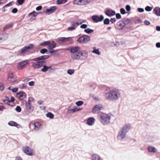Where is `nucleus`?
Returning <instances> with one entry per match:
<instances>
[{
    "mask_svg": "<svg viewBox=\"0 0 160 160\" xmlns=\"http://www.w3.org/2000/svg\"><path fill=\"white\" fill-rule=\"evenodd\" d=\"M121 96L120 91L118 89H114L106 92L105 97L107 100L115 101L119 100L121 98Z\"/></svg>",
    "mask_w": 160,
    "mask_h": 160,
    "instance_id": "1",
    "label": "nucleus"
},
{
    "mask_svg": "<svg viewBox=\"0 0 160 160\" xmlns=\"http://www.w3.org/2000/svg\"><path fill=\"white\" fill-rule=\"evenodd\" d=\"M49 57L48 55H44L32 59V60L36 62L32 63V67L35 69H38L42 67L43 64L46 63V62L44 60L48 58Z\"/></svg>",
    "mask_w": 160,
    "mask_h": 160,
    "instance_id": "2",
    "label": "nucleus"
},
{
    "mask_svg": "<svg viewBox=\"0 0 160 160\" xmlns=\"http://www.w3.org/2000/svg\"><path fill=\"white\" fill-rule=\"evenodd\" d=\"M131 125L130 124H127L123 126L118 131L117 139L118 140L121 141L126 137V134L131 129Z\"/></svg>",
    "mask_w": 160,
    "mask_h": 160,
    "instance_id": "3",
    "label": "nucleus"
},
{
    "mask_svg": "<svg viewBox=\"0 0 160 160\" xmlns=\"http://www.w3.org/2000/svg\"><path fill=\"white\" fill-rule=\"evenodd\" d=\"M99 121L103 125H107L110 122L111 115L104 113H101L99 115Z\"/></svg>",
    "mask_w": 160,
    "mask_h": 160,
    "instance_id": "4",
    "label": "nucleus"
},
{
    "mask_svg": "<svg viewBox=\"0 0 160 160\" xmlns=\"http://www.w3.org/2000/svg\"><path fill=\"white\" fill-rule=\"evenodd\" d=\"M80 48L78 46L72 47L70 49V52L72 53L71 58L73 60H80Z\"/></svg>",
    "mask_w": 160,
    "mask_h": 160,
    "instance_id": "5",
    "label": "nucleus"
},
{
    "mask_svg": "<svg viewBox=\"0 0 160 160\" xmlns=\"http://www.w3.org/2000/svg\"><path fill=\"white\" fill-rule=\"evenodd\" d=\"M33 47V44H30L28 46H24L18 51L19 54L23 55L27 52H29L32 49Z\"/></svg>",
    "mask_w": 160,
    "mask_h": 160,
    "instance_id": "6",
    "label": "nucleus"
},
{
    "mask_svg": "<svg viewBox=\"0 0 160 160\" xmlns=\"http://www.w3.org/2000/svg\"><path fill=\"white\" fill-rule=\"evenodd\" d=\"M90 40V37L87 35H83L82 36L79 37L77 40V42L79 43H85L89 42Z\"/></svg>",
    "mask_w": 160,
    "mask_h": 160,
    "instance_id": "7",
    "label": "nucleus"
},
{
    "mask_svg": "<svg viewBox=\"0 0 160 160\" xmlns=\"http://www.w3.org/2000/svg\"><path fill=\"white\" fill-rule=\"evenodd\" d=\"M29 64V62L27 60L21 61L18 63L17 68L18 70H22L25 68L27 65Z\"/></svg>",
    "mask_w": 160,
    "mask_h": 160,
    "instance_id": "8",
    "label": "nucleus"
},
{
    "mask_svg": "<svg viewBox=\"0 0 160 160\" xmlns=\"http://www.w3.org/2000/svg\"><path fill=\"white\" fill-rule=\"evenodd\" d=\"M26 108L25 112L26 114L28 115L32 112L34 110V107L32 106L31 103H25Z\"/></svg>",
    "mask_w": 160,
    "mask_h": 160,
    "instance_id": "9",
    "label": "nucleus"
},
{
    "mask_svg": "<svg viewBox=\"0 0 160 160\" xmlns=\"http://www.w3.org/2000/svg\"><path fill=\"white\" fill-rule=\"evenodd\" d=\"M8 80L11 83H17L16 80V77L14 73L9 72L8 75Z\"/></svg>",
    "mask_w": 160,
    "mask_h": 160,
    "instance_id": "10",
    "label": "nucleus"
},
{
    "mask_svg": "<svg viewBox=\"0 0 160 160\" xmlns=\"http://www.w3.org/2000/svg\"><path fill=\"white\" fill-rule=\"evenodd\" d=\"M79 55L80 58V60H85L87 58L88 53L87 52L85 51H79Z\"/></svg>",
    "mask_w": 160,
    "mask_h": 160,
    "instance_id": "11",
    "label": "nucleus"
},
{
    "mask_svg": "<svg viewBox=\"0 0 160 160\" xmlns=\"http://www.w3.org/2000/svg\"><path fill=\"white\" fill-rule=\"evenodd\" d=\"M103 16L101 15L99 18L97 15H93L92 16V19L95 22H98L102 21L104 19Z\"/></svg>",
    "mask_w": 160,
    "mask_h": 160,
    "instance_id": "12",
    "label": "nucleus"
},
{
    "mask_svg": "<svg viewBox=\"0 0 160 160\" xmlns=\"http://www.w3.org/2000/svg\"><path fill=\"white\" fill-rule=\"evenodd\" d=\"M23 150L25 153L28 155L31 156L33 155L32 149L28 147L23 148Z\"/></svg>",
    "mask_w": 160,
    "mask_h": 160,
    "instance_id": "13",
    "label": "nucleus"
},
{
    "mask_svg": "<svg viewBox=\"0 0 160 160\" xmlns=\"http://www.w3.org/2000/svg\"><path fill=\"white\" fill-rule=\"evenodd\" d=\"M102 106L100 105H95L92 110V112L94 113H98L100 112Z\"/></svg>",
    "mask_w": 160,
    "mask_h": 160,
    "instance_id": "14",
    "label": "nucleus"
},
{
    "mask_svg": "<svg viewBox=\"0 0 160 160\" xmlns=\"http://www.w3.org/2000/svg\"><path fill=\"white\" fill-rule=\"evenodd\" d=\"M57 8L56 6H52L51 7L49 8L46 9V10L44 11V12L48 14H51L54 12L55 10Z\"/></svg>",
    "mask_w": 160,
    "mask_h": 160,
    "instance_id": "15",
    "label": "nucleus"
},
{
    "mask_svg": "<svg viewBox=\"0 0 160 160\" xmlns=\"http://www.w3.org/2000/svg\"><path fill=\"white\" fill-rule=\"evenodd\" d=\"M105 14L109 17H111L115 15V12L111 9H108L105 12Z\"/></svg>",
    "mask_w": 160,
    "mask_h": 160,
    "instance_id": "16",
    "label": "nucleus"
},
{
    "mask_svg": "<svg viewBox=\"0 0 160 160\" xmlns=\"http://www.w3.org/2000/svg\"><path fill=\"white\" fill-rule=\"evenodd\" d=\"M117 27L115 26V28L116 30H119L122 29L125 26L122 21H119L117 23Z\"/></svg>",
    "mask_w": 160,
    "mask_h": 160,
    "instance_id": "17",
    "label": "nucleus"
},
{
    "mask_svg": "<svg viewBox=\"0 0 160 160\" xmlns=\"http://www.w3.org/2000/svg\"><path fill=\"white\" fill-rule=\"evenodd\" d=\"M95 121V119L92 117H90L87 119V123L89 126H92L94 123Z\"/></svg>",
    "mask_w": 160,
    "mask_h": 160,
    "instance_id": "18",
    "label": "nucleus"
},
{
    "mask_svg": "<svg viewBox=\"0 0 160 160\" xmlns=\"http://www.w3.org/2000/svg\"><path fill=\"white\" fill-rule=\"evenodd\" d=\"M71 38L70 37L65 38V37H61L57 38V41L60 42H65L67 41H69L70 40Z\"/></svg>",
    "mask_w": 160,
    "mask_h": 160,
    "instance_id": "19",
    "label": "nucleus"
},
{
    "mask_svg": "<svg viewBox=\"0 0 160 160\" xmlns=\"http://www.w3.org/2000/svg\"><path fill=\"white\" fill-rule=\"evenodd\" d=\"M33 126H34V129L35 130L37 131L40 129L42 127V124L38 122H36L32 124Z\"/></svg>",
    "mask_w": 160,
    "mask_h": 160,
    "instance_id": "20",
    "label": "nucleus"
},
{
    "mask_svg": "<svg viewBox=\"0 0 160 160\" xmlns=\"http://www.w3.org/2000/svg\"><path fill=\"white\" fill-rule=\"evenodd\" d=\"M18 97L20 99L22 100L26 98V95L25 92H19L17 93Z\"/></svg>",
    "mask_w": 160,
    "mask_h": 160,
    "instance_id": "21",
    "label": "nucleus"
},
{
    "mask_svg": "<svg viewBox=\"0 0 160 160\" xmlns=\"http://www.w3.org/2000/svg\"><path fill=\"white\" fill-rule=\"evenodd\" d=\"M88 0H79L77 2V4L81 5H86L89 3Z\"/></svg>",
    "mask_w": 160,
    "mask_h": 160,
    "instance_id": "22",
    "label": "nucleus"
},
{
    "mask_svg": "<svg viewBox=\"0 0 160 160\" xmlns=\"http://www.w3.org/2000/svg\"><path fill=\"white\" fill-rule=\"evenodd\" d=\"M8 124L11 126H15L19 128L21 127L19 124H18L16 122L13 121H10L8 123Z\"/></svg>",
    "mask_w": 160,
    "mask_h": 160,
    "instance_id": "23",
    "label": "nucleus"
},
{
    "mask_svg": "<svg viewBox=\"0 0 160 160\" xmlns=\"http://www.w3.org/2000/svg\"><path fill=\"white\" fill-rule=\"evenodd\" d=\"M81 110V109H78L76 107L74 108L73 109H70V107H69L68 109V112L69 113H73L77 111H78Z\"/></svg>",
    "mask_w": 160,
    "mask_h": 160,
    "instance_id": "24",
    "label": "nucleus"
},
{
    "mask_svg": "<svg viewBox=\"0 0 160 160\" xmlns=\"http://www.w3.org/2000/svg\"><path fill=\"white\" fill-rule=\"evenodd\" d=\"M153 13L158 16H160V8L155 7L153 10Z\"/></svg>",
    "mask_w": 160,
    "mask_h": 160,
    "instance_id": "25",
    "label": "nucleus"
},
{
    "mask_svg": "<svg viewBox=\"0 0 160 160\" xmlns=\"http://www.w3.org/2000/svg\"><path fill=\"white\" fill-rule=\"evenodd\" d=\"M15 100L14 98L13 97H11L10 99H5L3 100V102L5 103L9 104L10 102H13Z\"/></svg>",
    "mask_w": 160,
    "mask_h": 160,
    "instance_id": "26",
    "label": "nucleus"
},
{
    "mask_svg": "<svg viewBox=\"0 0 160 160\" xmlns=\"http://www.w3.org/2000/svg\"><path fill=\"white\" fill-rule=\"evenodd\" d=\"M92 160H101L100 157L98 154H94L91 157Z\"/></svg>",
    "mask_w": 160,
    "mask_h": 160,
    "instance_id": "27",
    "label": "nucleus"
},
{
    "mask_svg": "<svg viewBox=\"0 0 160 160\" xmlns=\"http://www.w3.org/2000/svg\"><path fill=\"white\" fill-rule=\"evenodd\" d=\"M71 26L75 28V29L79 25V23L78 22H75L74 21H71Z\"/></svg>",
    "mask_w": 160,
    "mask_h": 160,
    "instance_id": "28",
    "label": "nucleus"
},
{
    "mask_svg": "<svg viewBox=\"0 0 160 160\" xmlns=\"http://www.w3.org/2000/svg\"><path fill=\"white\" fill-rule=\"evenodd\" d=\"M48 45V46L47 47L48 49L51 50L52 49L55 48L56 44L55 43L53 42L52 43H51V44H50Z\"/></svg>",
    "mask_w": 160,
    "mask_h": 160,
    "instance_id": "29",
    "label": "nucleus"
},
{
    "mask_svg": "<svg viewBox=\"0 0 160 160\" xmlns=\"http://www.w3.org/2000/svg\"><path fill=\"white\" fill-rule=\"evenodd\" d=\"M148 151L150 152H157V150L155 149V148L151 146L148 147Z\"/></svg>",
    "mask_w": 160,
    "mask_h": 160,
    "instance_id": "30",
    "label": "nucleus"
},
{
    "mask_svg": "<svg viewBox=\"0 0 160 160\" xmlns=\"http://www.w3.org/2000/svg\"><path fill=\"white\" fill-rule=\"evenodd\" d=\"M122 21L123 22L124 26H125L126 25H127L130 23L131 20L130 19L127 18L123 19Z\"/></svg>",
    "mask_w": 160,
    "mask_h": 160,
    "instance_id": "31",
    "label": "nucleus"
},
{
    "mask_svg": "<svg viewBox=\"0 0 160 160\" xmlns=\"http://www.w3.org/2000/svg\"><path fill=\"white\" fill-rule=\"evenodd\" d=\"M42 65V67H43V68L41 69V71L43 72H47L48 70V67L46 65V63L43 64Z\"/></svg>",
    "mask_w": 160,
    "mask_h": 160,
    "instance_id": "32",
    "label": "nucleus"
},
{
    "mask_svg": "<svg viewBox=\"0 0 160 160\" xmlns=\"http://www.w3.org/2000/svg\"><path fill=\"white\" fill-rule=\"evenodd\" d=\"M49 53L54 56L58 55V51L57 50L55 51L53 50H51L49 52Z\"/></svg>",
    "mask_w": 160,
    "mask_h": 160,
    "instance_id": "33",
    "label": "nucleus"
},
{
    "mask_svg": "<svg viewBox=\"0 0 160 160\" xmlns=\"http://www.w3.org/2000/svg\"><path fill=\"white\" fill-rule=\"evenodd\" d=\"M93 31L94 30L93 29H92L89 28H87L84 30V32L88 34L93 32Z\"/></svg>",
    "mask_w": 160,
    "mask_h": 160,
    "instance_id": "34",
    "label": "nucleus"
},
{
    "mask_svg": "<svg viewBox=\"0 0 160 160\" xmlns=\"http://www.w3.org/2000/svg\"><path fill=\"white\" fill-rule=\"evenodd\" d=\"M67 0H57V4H64L67 2Z\"/></svg>",
    "mask_w": 160,
    "mask_h": 160,
    "instance_id": "35",
    "label": "nucleus"
},
{
    "mask_svg": "<svg viewBox=\"0 0 160 160\" xmlns=\"http://www.w3.org/2000/svg\"><path fill=\"white\" fill-rule=\"evenodd\" d=\"M93 49H94V50L93 51H92V53H95L97 54L98 55H100L101 54V52L99 51V50L98 49H95V47H94L93 48Z\"/></svg>",
    "mask_w": 160,
    "mask_h": 160,
    "instance_id": "36",
    "label": "nucleus"
},
{
    "mask_svg": "<svg viewBox=\"0 0 160 160\" xmlns=\"http://www.w3.org/2000/svg\"><path fill=\"white\" fill-rule=\"evenodd\" d=\"M47 117L49 118L50 119H52L54 117L53 114L51 112H48L46 114Z\"/></svg>",
    "mask_w": 160,
    "mask_h": 160,
    "instance_id": "37",
    "label": "nucleus"
},
{
    "mask_svg": "<svg viewBox=\"0 0 160 160\" xmlns=\"http://www.w3.org/2000/svg\"><path fill=\"white\" fill-rule=\"evenodd\" d=\"M50 44H51V42L49 41H47L42 42L40 43V46H44L48 45Z\"/></svg>",
    "mask_w": 160,
    "mask_h": 160,
    "instance_id": "38",
    "label": "nucleus"
},
{
    "mask_svg": "<svg viewBox=\"0 0 160 160\" xmlns=\"http://www.w3.org/2000/svg\"><path fill=\"white\" fill-rule=\"evenodd\" d=\"M13 24H6L3 28L4 30H6L7 29L10 28L12 26Z\"/></svg>",
    "mask_w": 160,
    "mask_h": 160,
    "instance_id": "39",
    "label": "nucleus"
},
{
    "mask_svg": "<svg viewBox=\"0 0 160 160\" xmlns=\"http://www.w3.org/2000/svg\"><path fill=\"white\" fill-rule=\"evenodd\" d=\"M110 19L108 18H105L103 21L104 24L105 25H108L110 23Z\"/></svg>",
    "mask_w": 160,
    "mask_h": 160,
    "instance_id": "40",
    "label": "nucleus"
},
{
    "mask_svg": "<svg viewBox=\"0 0 160 160\" xmlns=\"http://www.w3.org/2000/svg\"><path fill=\"white\" fill-rule=\"evenodd\" d=\"M74 72V70L73 69H69L67 71V73L70 75L73 74Z\"/></svg>",
    "mask_w": 160,
    "mask_h": 160,
    "instance_id": "41",
    "label": "nucleus"
},
{
    "mask_svg": "<svg viewBox=\"0 0 160 160\" xmlns=\"http://www.w3.org/2000/svg\"><path fill=\"white\" fill-rule=\"evenodd\" d=\"M83 103V102L82 101H79L76 102L75 104L77 106H79L82 105Z\"/></svg>",
    "mask_w": 160,
    "mask_h": 160,
    "instance_id": "42",
    "label": "nucleus"
},
{
    "mask_svg": "<svg viewBox=\"0 0 160 160\" xmlns=\"http://www.w3.org/2000/svg\"><path fill=\"white\" fill-rule=\"evenodd\" d=\"M152 9V8L149 6H147L145 8V10L148 12L151 11Z\"/></svg>",
    "mask_w": 160,
    "mask_h": 160,
    "instance_id": "43",
    "label": "nucleus"
},
{
    "mask_svg": "<svg viewBox=\"0 0 160 160\" xmlns=\"http://www.w3.org/2000/svg\"><path fill=\"white\" fill-rule=\"evenodd\" d=\"M47 52L48 50L46 48L42 49L40 51V52L42 54H44Z\"/></svg>",
    "mask_w": 160,
    "mask_h": 160,
    "instance_id": "44",
    "label": "nucleus"
},
{
    "mask_svg": "<svg viewBox=\"0 0 160 160\" xmlns=\"http://www.w3.org/2000/svg\"><path fill=\"white\" fill-rule=\"evenodd\" d=\"M34 100L33 98L31 97H30L28 98V100L27 102H26V103H31V102Z\"/></svg>",
    "mask_w": 160,
    "mask_h": 160,
    "instance_id": "45",
    "label": "nucleus"
},
{
    "mask_svg": "<svg viewBox=\"0 0 160 160\" xmlns=\"http://www.w3.org/2000/svg\"><path fill=\"white\" fill-rule=\"evenodd\" d=\"M19 88L21 89H24L26 88V85L24 84H22L19 86Z\"/></svg>",
    "mask_w": 160,
    "mask_h": 160,
    "instance_id": "46",
    "label": "nucleus"
},
{
    "mask_svg": "<svg viewBox=\"0 0 160 160\" xmlns=\"http://www.w3.org/2000/svg\"><path fill=\"white\" fill-rule=\"evenodd\" d=\"M25 0H17V2L19 5H22L24 2Z\"/></svg>",
    "mask_w": 160,
    "mask_h": 160,
    "instance_id": "47",
    "label": "nucleus"
},
{
    "mask_svg": "<svg viewBox=\"0 0 160 160\" xmlns=\"http://www.w3.org/2000/svg\"><path fill=\"white\" fill-rule=\"evenodd\" d=\"M15 110L17 112H20L21 111V108L19 106H18L16 107Z\"/></svg>",
    "mask_w": 160,
    "mask_h": 160,
    "instance_id": "48",
    "label": "nucleus"
},
{
    "mask_svg": "<svg viewBox=\"0 0 160 160\" xmlns=\"http://www.w3.org/2000/svg\"><path fill=\"white\" fill-rule=\"evenodd\" d=\"M120 12L122 14H124L126 13V12L125 9L123 8H121L120 9Z\"/></svg>",
    "mask_w": 160,
    "mask_h": 160,
    "instance_id": "49",
    "label": "nucleus"
},
{
    "mask_svg": "<svg viewBox=\"0 0 160 160\" xmlns=\"http://www.w3.org/2000/svg\"><path fill=\"white\" fill-rule=\"evenodd\" d=\"M110 22L112 23H115L116 21V19L115 18H111L110 20Z\"/></svg>",
    "mask_w": 160,
    "mask_h": 160,
    "instance_id": "50",
    "label": "nucleus"
},
{
    "mask_svg": "<svg viewBox=\"0 0 160 160\" xmlns=\"http://www.w3.org/2000/svg\"><path fill=\"white\" fill-rule=\"evenodd\" d=\"M87 25L86 24H83L80 26V27L81 28L85 29L87 28Z\"/></svg>",
    "mask_w": 160,
    "mask_h": 160,
    "instance_id": "51",
    "label": "nucleus"
},
{
    "mask_svg": "<svg viewBox=\"0 0 160 160\" xmlns=\"http://www.w3.org/2000/svg\"><path fill=\"white\" fill-rule=\"evenodd\" d=\"M75 29V28L71 26L70 27H68L67 28V30L69 31L73 30Z\"/></svg>",
    "mask_w": 160,
    "mask_h": 160,
    "instance_id": "52",
    "label": "nucleus"
},
{
    "mask_svg": "<svg viewBox=\"0 0 160 160\" xmlns=\"http://www.w3.org/2000/svg\"><path fill=\"white\" fill-rule=\"evenodd\" d=\"M35 82L34 81H31L28 83V85L30 86H33L35 84Z\"/></svg>",
    "mask_w": 160,
    "mask_h": 160,
    "instance_id": "53",
    "label": "nucleus"
},
{
    "mask_svg": "<svg viewBox=\"0 0 160 160\" xmlns=\"http://www.w3.org/2000/svg\"><path fill=\"white\" fill-rule=\"evenodd\" d=\"M116 18L118 19H120L121 18V14L119 13H117L116 14Z\"/></svg>",
    "mask_w": 160,
    "mask_h": 160,
    "instance_id": "54",
    "label": "nucleus"
},
{
    "mask_svg": "<svg viewBox=\"0 0 160 160\" xmlns=\"http://www.w3.org/2000/svg\"><path fill=\"white\" fill-rule=\"evenodd\" d=\"M126 9L127 11H129L131 10V7L129 5H127L126 6Z\"/></svg>",
    "mask_w": 160,
    "mask_h": 160,
    "instance_id": "55",
    "label": "nucleus"
},
{
    "mask_svg": "<svg viewBox=\"0 0 160 160\" xmlns=\"http://www.w3.org/2000/svg\"><path fill=\"white\" fill-rule=\"evenodd\" d=\"M18 12V9L17 8H13L11 11V12L14 13H16Z\"/></svg>",
    "mask_w": 160,
    "mask_h": 160,
    "instance_id": "56",
    "label": "nucleus"
},
{
    "mask_svg": "<svg viewBox=\"0 0 160 160\" xmlns=\"http://www.w3.org/2000/svg\"><path fill=\"white\" fill-rule=\"evenodd\" d=\"M144 23H145V25H148L150 23V22L147 20H144Z\"/></svg>",
    "mask_w": 160,
    "mask_h": 160,
    "instance_id": "57",
    "label": "nucleus"
},
{
    "mask_svg": "<svg viewBox=\"0 0 160 160\" xmlns=\"http://www.w3.org/2000/svg\"><path fill=\"white\" fill-rule=\"evenodd\" d=\"M142 22V21L140 19H138L136 20L135 22V24L141 23Z\"/></svg>",
    "mask_w": 160,
    "mask_h": 160,
    "instance_id": "58",
    "label": "nucleus"
},
{
    "mask_svg": "<svg viewBox=\"0 0 160 160\" xmlns=\"http://www.w3.org/2000/svg\"><path fill=\"white\" fill-rule=\"evenodd\" d=\"M4 89L3 85L2 83H0V91L3 90Z\"/></svg>",
    "mask_w": 160,
    "mask_h": 160,
    "instance_id": "59",
    "label": "nucleus"
},
{
    "mask_svg": "<svg viewBox=\"0 0 160 160\" xmlns=\"http://www.w3.org/2000/svg\"><path fill=\"white\" fill-rule=\"evenodd\" d=\"M18 90V88H14L11 90V91L13 92H16Z\"/></svg>",
    "mask_w": 160,
    "mask_h": 160,
    "instance_id": "60",
    "label": "nucleus"
},
{
    "mask_svg": "<svg viewBox=\"0 0 160 160\" xmlns=\"http://www.w3.org/2000/svg\"><path fill=\"white\" fill-rule=\"evenodd\" d=\"M137 9L138 11L140 12H143L144 11V9L141 8H138Z\"/></svg>",
    "mask_w": 160,
    "mask_h": 160,
    "instance_id": "61",
    "label": "nucleus"
},
{
    "mask_svg": "<svg viewBox=\"0 0 160 160\" xmlns=\"http://www.w3.org/2000/svg\"><path fill=\"white\" fill-rule=\"evenodd\" d=\"M42 8V7L41 6H39L37 7L36 8V10L37 11H39L41 10Z\"/></svg>",
    "mask_w": 160,
    "mask_h": 160,
    "instance_id": "62",
    "label": "nucleus"
},
{
    "mask_svg": "<svg viewBox=\"0 0 160 160\" xmlns=\"http://www.w3.org/2000/svg\"><path fill=\"white\" fill-rule=\"evenodd\" d=\"M12 5V4L11 2H10L6 4L4 6V7H10Z\"/></svg>",
    "mask_w": 160,
    "mask_h": 160,
    "instance_id": "63",
    "label": "nucleus"
},
{
    "mask_svg": "<svg viewBox=\"0 0 160 160\" xmlns=\"http://www.w3.org/2000/svg\"><path fill=\"white\" fill-rule=\"evenodd\" d=\"M36 13V12L35 11H33L32 12L30 13V15H32L33 14V16L35 17L37 16V14H35Z\"/></svg>",
    "mask_w": 160,
    "mask_h": 160,
    "instance_id": "64",
    "label": "nucleus"
}]
</instances>
